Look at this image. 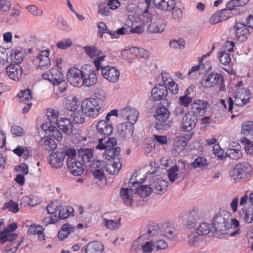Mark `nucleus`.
Masks as SVG:
<instances>
[{
    "label": "nucleus",
    "mask_w": 253,
    "mask_h": 253,
    "mask_svg": "<svg viewBox=\"0 0 253 253\" xmlns=\"http://www.w3.org/2000/svg\"><path fill=\"white\" fill-rule=\"evenodd\" d=\"M105 55H102L98 60L94 62V65L97 71L101 70L103 77L110 82L115 83L119 79L120 71L115 67L102 65V62L105 60Z\"/></svg>",
    "instance_id": "1"
},
{
    "label": "nucleus",
    "mask_w": 253,
    "mask_h": 253,
    "mask_svg": "<svg viewBox=\"0 0 253 253\" xmlns=\"http://www.w3.org/2000/svg\"><path fill=\"white\" fill-rule=\"evenodd\" d=\"M250 93L249 90L245 88H237L235 93L234 100L231 97H229L228 103L229 104L228 110L232 112L233 105L235 106L242 107L249 101Z\"/></svg>",
    "instance_id": "2"
},
{
    "label": "nucleus",
    "mask_w": 253,
    "mask_h": 253,
    "mask_svg": "<svg viewBox=\"0 0 253 253\" xmlns=\"http://www.w3.org/2000/svg\"><path fill=\"white\" fill-rule=\"evenodd\" d=\"M170 112L165 107L159 108L156 110L154 116L158 122L156 124V128L158 130H164L169 129L172 123L169 120Z\"/></svg>",
    "instance_id": "3"
},
{
    "label": "nucleus",
    "mask_w": 253,
    "mask_h": 253,
    "mask_svg": "<svg viewBox=\"0 0 253 253\" xmlns=\"http://www.w3.org/2000/svg\"><path fill=\"white\" fill-rule=\"evenodd\" d=\"M252 168L247 162L238 163L230 172V175L235 179H244L251 176Z\"/></svg>",
    "instance_id": "4"
},
{
    "label": "nucleus",
    "mask_w": 253,
    "mask_h": 253,
    "mask_svg": "<svg viewBox=\"0 0 253 253\" xmlns=\"http://www.w3.org/2000/svg\"><path fill=\"white\" fill-rule=\"evenodd\" d=\"M102 108L101 103L92 98L84 99L82 103V109L86 116L95 117Z\"/></svg>",
    "instance_id": "5"
},
{
    "label": "nucleus",
    "mask_w": 253,
    "mask_h": 253,
    "mask_svg": "<svg viewBox=\"0 0 253 253\" xmlns=\"http://www.w3.org/2000/svg\"><path fill=\"white\" fill-rule=\"evenodd\" d=\"M201 83L204 87L215 86L221 90L224 84V79L221 74L211 72L209 75L204 76L201 81Z\"/></svg>",
    "instance_id": "6"
},
{
    "label": "nucleus",
    "mask_w": 253,
    "mask_h": 253,
    "mask_svg": "<svg viewBox=\"0 0 253 253\" xmlns=\"http://www.w3.org/2000/svg\"><path fill=\"white\" fill-rule=\"evenodd\" d=\"M212 224L216 232H220L229 229L231 220L228 214L223 215L221 212L217 213L213 218Z\"/></svg>",
    "instance_id": "7"
},
{
    "label": "nucleus",
    "mask_w": 253,
    "mask_h": 253,
    "mask_svg": "<svg viewBox=\"0 0 253 253\" xmlns=\"http://www.w3.org/2000/svg\"><path fill=\"white\" fill-rule=\"evenodd\" d=\"M83 76L82 85L91 86L94 85L97 81V78L92 67L90 65L83 66Z\"/></svg>",
    "instance_id": "8"
},
{
    "label": "nucleus",
    "mask_w": 253,
    "mask_h": 253,
    "mask_svg": "<svg viewBox=\"0 0 253 253\" xmlns=\"http://www.w3.org/2000/svg\"><path fill=\"white\" fill-rule=\"evenodd\" d=\"M78 154L86 167L92 168L95 162L98 161L94 158L93 150L92 149L81 148L78 150Z\"/></svg>",
    "instance_id": "9"
},
{
    "label": "nucleus",
    "mask_w": 253,
    "mask_h": 253,
    "mask_svg": "<svg viewBox=\"0 0 253 253\" xmlns=\"http://www.w3.org/2000/svg\"><path fill=\"white\" fill-rule=\"evenodd\" d=\"M83 73V66L81 70L75 67L71 68L69 70L67 74L68 81L75 86H82Z\"/></svg>",
    "instance_id": "10"
},
{
    "label": "nucleus",
    "mask_w": 253,
    "mask_h": 253,
    "mask_svg": "<svg viewBox=\"0 0 253 253\" xmlns=\"http://www.w3.org/2000/svg\"><path fill=\"white\" fill-rule=\"evenodd\" d=\"M197 123V115L193 112H189L182 118L181 129L182 131H190L195 127Z\"/></svg>",
    "instance_id": "11"
},
{
    "label": "nucleus",
    "mask_w": 253,
    "mask_h": 253,
    "mask_svg": "<svg viewBox=\"0 0 253 253\" xmlns=\"http://www.w3.org/2000/svg\"><path fill=\"white\" fill-rule=\"evenodd\" d=\"M120 115L124 120H127L126 123H132L133 125L139 117L138 111L134 108L126 106L120 111Z\"/></svg>",
    "instance_id": "12"
},
{
    "label": "nucleus",
    "mask_w": 253,
    "mask_h": 253,
    "mask_svg": "<svg viewBox=\"0 0 253 253\" xmlns=\"http://www.w3.org/2000/svg\"><path fill=\"white\" fill-rule=\"evenodd\" d=\"M44 80H47L53 85L59 84L64 78V75L62 72L57 69L53 68L49 70L42 75Z\"/></svg>",
    "instance_id": "13"
},
{
    "label": "nucleus",
    "mask_w": 253,
    "mask_h": 253,
    "mask_svg": "<svg viewBox=\"0 0 253 253\" xmlns=\"http://www.w3.org/2000/svg\"><path fill=\"white\" fill-rule=\"evenodd\" d=\"M96 129L97 133L95 134V137L97 136L100 137V135L103 136V137H107L112 134L113 126L112 123H106L104 120H101L98 123Z\"/></svg>",
    "instance_id": "14"
},
{
    "label": "nucleus",
    "mask_w": 253,
    "mask_h": 253,
    "mask_svg": "<svg viewBox=\"0 0 253 253\" xmlns=\"http://www.w3.org/2000/svg\"><path fill=\"white\" fill-rule=\"evenodd\" d=\"M41 127L50 137H53L58 141L62 140L63 136L61 132L57 128L56 126L51 124V123L42 124Z\"/></svg>",
    "instance_id": "15"
},
{
    "label": "nucleus",
    "mask_w": 253,
    "mask_h": 253,
    "mask_svg": "<svg viewBox=\"0 0 253 253\" xmlns=\"http://www.w3.org/2000/svg\"><path fill=\"white\" fill-rule=\"evenodd\" d=\"M117 130L122 138H129L133 133L134 126L132 123L125 122L118 126Z\"/></svg>",
    "instance_id": "16"
},
{
    "label": "nucleus",
    "mask_w": 253,
    "mask_h": 253,
    "mask_svg": "<svg viewBox=\"0 0 253 253\" xmlns=\"http://www.w3.org/2000/svg\"><path fill=\"white\" fill-rule=\"evenodd\" d=\"M7 75L14 81H19L22 76V68L19 64H11L6 69Z\"/></svg>",
    "instance_id": "17"
},
{
    "label": "nucleus",
    "mask_w": 253,
    "mask_h": 253,
    "mask_svg": "<svg viewBox=\"0 0 253 253\" xmlns=\"http://www.w3.org/2000/svg\"><path fill=\"white\" fill-rule=\"evenodd\" d=\"M168 94L167 87L163 84L156 85L151 90V96L156 101L166 99Z\"/></svg>",
    "instance_id": "18"
},
{
    "label": "nucleus",
    "mask_w": 253,
    "mask_h": 253,
    "mask_svg": "<svg viewBox=\"0 0 253 253\" xmlns=\"http://www.w3.org/2000/svg\"><path fill=\"white\" fill-rule=\"evenodd\" d=\"M68 169L72 174L75 176H79L84 172L83 164L76 160H66Z\"/></svg>",
    "instance_id": "19"
},
{
    "label": "nucleus",
    "mask_w": 253,
    "mask_h": 253,
    "mask_svg": "<svg viewBox=\"0 0 253 253\" xmlns=\"http://www.w3.org/2000/svg\"><path fill=\"white\" fill-rule=\"evenodd\" d=\"M155 6L164 11H171L175 6V0H153Z\"/></svg>",
    "instance_id": "20"
},
{
    "label": "nucleus",
    "mask_w": 253,
    "mask_h": 253,
    "mask_svg": "<svg viewBox=\"0 0 253 253\" xmlns=\"http://www.w3.org/2000/svg\"><path fill=\"white\" fill-rule=\"evenodd\" d=\"M208 105L209 103L207 101L197 100L192 104V111L190 112H193L196 115L199 114L200 116H203L207 111Z\"/></svg>",
    "instance_id": "21"
},
{
    "label": "nucleus",
    "mask_w": 253,
    "mask_h": 253,
    "mask_svg": "<svg viewBox=\"0 0 253 253\" xmlns=\"http://www.w3.org/2000/svg\"><path fill=\"white\" fill-rule=\"evenodd\" d=\"M64 154L59 150L55 153H52L48 157L49 163L53 168L58 169L63 165Z\"/></svg>",
    "instance_id": "22"
},
{
    "label": "nucleus",
    "mask_w": 253,
    "mask_h": 253,
    "mask_svg": "<svg viewBox=\"0 0 253 253\" xmlns=\"http://www.w3.org/2000/svg\"><path fill=\"white\" fill-rule=\"evenodd\" d=\"M25 55V50L20 46H17L11 50L10 58L15 64H19L23 61Z\"/></svg>",
    "instance_id": "23"
},
{
    "label": "nucleus",
    "mask_w": 253,
    "mask_h": 253,
    "mask_svg": "<svg viewBox=\"0 0 253 253\" xmlns=\"http://www.w3.org/2000/svg\"><path fill=\"white\" fill-rule=\"evenodd\" d=\"M105 137H101L99 136H97L96 140L98 141V144L95 146L96 149L103 150L105 151L107 150L109 148H115V146L117 145V140L115 138L111 137L109 138L108 140L105 142H103Z\"/></svg>",
    "instance_id": "24"
},
{
    "label": "nucleus",
    "mask_w": 253,
    "mask_h": 253,
    "mask_svg": "<svg viewBox=\"0 0 253 253\" xmlns=\"http://www.w3.org/2000/svg\"><path fill=\"white\" fill-rule=\"evenodd\" d=\"M104 245L99 241H94L88 243L82 249L85 253H103Z\"/></svg>",
    "instance_id": "25"
},
{
    "label": "nucleus",
    "mask_w": 253,
    "mask_h": 253,
    "mask_svg": "<svg viewBox=\"0 0 253 253\" xmlns=\"http://www.w3.org/2000/svg\"><path fill=\"white\" fill-rule=\"evenodd\" d=\"M151 189L152 192L158 194H162L165 193L168 188V182L164 180L157 179L151 182Z\"/></svg>",
    "instance_id": "26"
},
{
    "label": "nucleus",
    "mask_w": 253,
    "mask_h": 253,
    "mask_svg": "<svg viewBox=\"0 0 253 253\" xmlns=\"http://www.w3.org/2000/svg\"><path fill=\"white\" fill-rule=\"evenodd\" d=\"M64 108L70 111H75L79 107L78 99L74 95L67 96L63 100Z\"/></svg>",
    "instance_id": "27"
},
{
    "label": "nucleus",
    "mask_w": 253,
    "mask_h": 253,
    "mask_svg": "<svg viewBox=\"0 0 253 253\" xmlns=\"http://www.w3.org/2000/svg\"><path fill=\"white\" fill-rule=\"evenodd\" d=\"M56 126L65 134L69 135L73 131V125L68 118H61Z\"/></svg>",
    "instance_id": "28"
},
{
    "label": "nucleus",
    "mask_w": 253,
    "mask_h": 253,
    "mask_svg": "<svg viewBox=\"0 0 253 253\" xmlns=\"http://www.w3.org/2000/svg\"><path fill=\"white\" fill-rule=\"evenodd\" d=\"M121 148L116 147L113 148H109L105 151L104 154V157L109 161H113V162L121 163L120 153Z\"/></svg>",
    "instance_id": "29"
},
{
    "label": "nucleus",
    "mask_w": 253,
    "mask_h": 253,
    "mask_svg": "<svg viewBox=\"0 0 253 253\" xmlns=\"http://www.w3.org/2000/svg\"><path fill=\"white\" fill-rule=\"evenodd\" d=\"M106 166V163L102 161H97L92 167L95 169L92 171L94 178L101 181L104 178V172Z\"/></svg>",
    "instance_id": "30"
},
{
    "label": "nucleus",
    "mask_w": 253,
    "mask_h": 253,
    "mask_svg": "<svg viewBox=\"0 0 253 253\" xmlns=\"http://www.w3.org/2000/svg\"><path fill=\"white\" fill-rule=\"evenodd\" d=\"M49 54V50H44L41 51L40 53L37 56L35 62L39 67H47L50 65Z\"/></svg>",
    "instance_id": "31"
},
{
    "label": "nucleus",
    "mask_w": 253,
    "mask_h": 253,
    "mask_svg": "<svg viewBox=\"0 0 253 253\" xmlns=\"http://www.w3.org/2000/svg\"><path fill=\"white\" fill-rule=\"evenodd\" d=\"M201 215L197 209H193L189 211L185 225L189 228H194L196 222L200 218Z\"/></svg>",
    "instance_id": "32"
},
{
    "label": "nucleus",
    "mask_w": 253,
    "mask_h": 253,
    "mask_svg": "<svg viewBox=\"0 0 253 253\" xmlns=\"http://www.w3.org/2000/svg\"><path fill=\"white\" fill-rule=\"evenodd\" d=\"M120 195L126 206H131L133 201V192L132 188H122L120 191Z\"/></svg>",
    "instance_id": "33"
},
{
    "label": "nucleus",
    "mask_w": 253,
    "mask_h": 253,
    "mask_svg": "<svg viewBox=\"0 0 253 253\" xmlns=\"http://www.w3.org/2000/svg\"><path fill=\"white\" fill-rule=\"evenodd\" d=\"M39 145L42 149L48 152L54 150L57 147V144L55 141L47 136H45L41 139L39 141Z\"/></svg>",
    "instance_id": "34"
},
{
    "label": "nucleus",
    "mask_w": 253,
    "mask_h": 253,
    "mask_svg": "<svg viewBox=\"0 0 253 253\" xmlns=\"http://www.w3.org/2000/svg\"><path fill=\"white\" fill-rule=\"evenodd\" d=\"M166 25V21L164 19H161L158 23L149 24L147 27V31L150 34L161 33L164 31Z\"/></svg>",
    "instance_id": "35"
},
{
    "label": "nucleus",
    "mask_w": 253,
    "mask_h": 253,
    "mask_svg": "<svg viewBox=\"0 0 253 253\" xmlns=\"http://www.w3.org/2000/svg\"><path fill=\"white\" fill-rule=\"evenodd\" d=\"M44 228L40 225L33 224L29 226L28 229V234L30 235H38V239L41 241L45 240L43 234Z\"/></svg>",
    "instance_id": "36"
},
{
    "label": "nucleus",
    "mask_w": 253,
    "mask_h": 253,
    "mask_svg": "<svg viewBox=\"0 0 253 253\" xmlns=\"http://www.w3.org/2000/svg\"><path fill=\"white\" fill-rule=\"evenodd\" d=\"M247 24H245L240 21H237L234 25L236 36L238 38H245L249 34V31Z\"/></svg>",
    "instance_id": "37"
},
{
    "label": "nucleus",
    "mask_w": 253,
    "mask_h": 253,
    "mask_svg": "<svg viewBox=\"0 0 253 253\" xmlns=\"http://www.w3.org/2000/svg\"><path fill=\"white\" fill-rule=\"evenodd\" d=\"M84 49L85 53L94 60L93 62L101 56V50L94 46H86L84 47Z\"/></svg>",
    "instance_id": "38"
},
{
    "label": "nucleus",
    "mask_w": 253,
    "mask_h": 253,
    "mask_svg": "<svg viewBox=\"0 0 253 253\" xmlns=\"http://www.w3.org/2000/svg\"><path fill=\"white\" fill-rule=\"evenodd\" d=\"M240 215L246 223H252L253 221V207L251 205L248 207H244L242 211H240Z\"/></svg>",
    "instance_id": "39"
},
{
    "label": "nucleus",
    "mask_w": 253,
    "mask_h": 253,
    "mask_svg": "<svg viewBox=\"0 0 253 253\" xmlns=\"http://www.w3.org/2000/svg\"><path fill=\"white\" fill-rule=\"evenodd\" d=\"M124 52L127 54L129 53L135 56H139L143 58H148L149 57V53L148 51L142 48L132 47L129 49L124 50Z\"/></svg>",
    "instance_id": "40"
},
{
    "label": "nucleus",
    "mask_w": 253,
    "mask_h": 253,
    "mask_svg": "<svg viewBox=\"0 0 253 253\" xmlns=\"http://www.w3.org/2000/svg\"><path fill=\"white\" fill-rule=\"evenodd\" d=\"M188 243L191 246H199L203 241V237L195 230L188 235Z\"/></svg>",
    "instance_id": "41"
},
{
    "label": "nucleus",
    "mask_w": 253,
    "mask_h": 253,
    "mask_svg": "<svg viewBox=\"0 0 253 253\" xmlns=\"http://www.w3.org/2000/svg\"><path fill=\"white\" fill-rule=\"evenodd\" d=\"M97 27L98 28L97 36L100 38L103 37V35L105 33H107L110 35L112 39L118 37L116 36V34H115L114 32H112L110 30L107 29L105 23L104 22H99L97 24Z\"/></svg>",
    "instance_id": "42"
},
{
    "label": "nucleus",
    "mask_w": 253,
    "mask_h": 253,
    "mask_svg": "<svg viewBox=\"0 0 253 253\" xmlns=\"http://www.w3.org/2000/svg\"><path fill=\"white\" fill-rule=\"evenodd\" d=\"M213 226L207 223H202L195 230L202 237L208 235L211 232Z\"/></svg>",
    "instance_id": "43"
},
{
    "label": "nucleus",
    "mask_w": 253,
    "mask_h": 253,
    "mask_svg": "<svg viewBox=\"0 0 253 253\" xmlns=\"http://www.w3.org/2000/svg\"><path fill=\"white\" fill-rule=\"evenodd\" d=\"M74 227L70 224H64L63 225L62 229L59 231L58 237L59 240L63 241L67 237L68 235L71 232H73Z\"/></svg>",
    "instance_id": "44"
},
{
    "label": "nucleus",
    "mask_w": 253,
    "mask_h": 253,
    "mask_svg": "<svg viewBox=\"0 0 253 253\" xmlns=\"http://www.w3.org/2000/svg\"><path fill=\"white\" fill-rule=\"evenodd\" d=\"M190 166L194 169L200 168L203 169H207L208 164L205 157L199 156L194 160V162L190 164Z\"/></svg>",
    "instance_id": "45"
},
{
    "label": "nucleus",
    "mask_w": 253,
    "mask_h": 253,
    "mask_svg": "<svg viewBox=\"0 0 253 253\" xmlns=\"http://www.w3.org/2000/svg\"><path fill=\"white\" fill-rule=\"evenodd\" d=\"M228 157L233 160H238L242 157L241 146L239 145L235 146L234 148H230L226 153Z\"/></svg>",
    "instance_id": "46"
},
{
    "label": "nucleus",
    "mask_w": 253,
    "mask_h": 253,
    "mask_svg": "<svg viewBox=\"0 0 253 253\" xmlns=\"http://www.w3.org/2000/svg\"><path fill=\"white\" fill-rule=\"evenodd\" d=\"M24 237H22L20 241H17L15 243H7L2 253H15L24 241Z\"/></svg>",
    "instance_id": "47"
},
{
    "label": "nucleus",
    "mask_w": 253,
    "mask_h": 253,
    "mask_svg": "<svg viewBox=\"0 0 253 253\" xmlns=\"http://www.w3.org/2000/svg\"><path fill=\"white\" fill-rule=\"evenodd\" d=\"M94 98H92L93 99H96V101L99 102V103H101L102 107L104 106V101L106 99V92L102 88H97L94 92Z\"/></svg>",
    "instance_id": "48"
},
{
    "label": "nucleus",
    "mask_w": 253,
    "mask_h": 253,
    "mask_svg": "<svg viewBox=\"0 0 253 253\" xmlns=\"http://www.w3.org/2000/svg\"><path fill=\"white\" fill-rule=\"evenodd\" d=\"M139 186L138 188H135V193L138 194L141 197H146L149 196L152 193V189H151V185H137Z\"/></svg>",
    "instance_id": "49"
},
{
    "label": "nucleus",
    "mask_w": 253,
    "mask_h": 253,
    "mask_svg": "<svg viewBox=\"0 0 253 253\" xmlns=\"http://www.w3.org/2000/svg\"><path fill=\"white\" fill-rule=\"evenodd\" d=\"M20 101L23 103L29 102L32 99L31 91L29 88L21 90L17 95Z\"/></svg>",
    "instance_id": "50"
},
{
    "label": "nucleus",
    "mask_w": 253,
    "mask_h": 253,
    "mask_svg": "<svg viewBox=\"0 0 253 253\" xmlns=\"http://www.w3.org/2000/svg\"><path fill=\"white\" fill-rule=\"evenodd\" d=\"M122 167L121 163L113 162L111 164H106L105 168L106 170L111 174L118 173Z\"/></svg>",
    "instance_id": "51"
},
{
    "label": "nucleus",
    "mask_w": 253,
    "mask_h": 253,
    "mask_svg": "<svg viewBox=\"0 0 253 253\" xmlns=\"http://www.w3.org/2000/svg\"><path fill=\"white\" fill-rule=\"evenodd\" d=\"M74 209L69 206L64 207L59 210L58 218L59 219H66L70 215H73Z\"/></svg>",
    "instance_id": "52"
},
{
    "label": "nucleus",
    "mask_w": 253,
    "mask_h": 253,
    "mask_svg": "<svg viewBox=\"0 0 253 253\" xmlns=\"http://www.w3.org/2000/svg\"><path fill=\"white\" fill-rule=\"evenodd\" d=\"M241 133L244 135L253 134V122L247 121L242 125Z\"/></svg>",
    "instance_id": "53"
},
{
    "label": "nucleus",
    "mask_w": 253,
    "mask_h": 253,
    "mask_svg": "<svg viewBox=\"0 0 253 253\" xmlns=\"http://www.w3.org/2000/svg\"><path fill=\"white\" fill-rule=\"evenodd\" d=\"M17 237L18 235L16 233H11L6 232L5 235L0 238V244H3L6 242H8V243H15L16 242H15L14 241Z\"/></svg>",
    "instance_id": "54"
},
{
    "label": "nucleus",
    "mask_w": 253,
    "mask_h": 253,
    "mask_svg": "<svg viewBox=\"0 0 253 253\" xmlns=\"http://www.w3.org/2000/svg\"><path fill=\"white\" fill-rule=\"evenodd\" d=\"M163 235L170 240H174L177 235L176 230L173 227H167L163 231Z\"/></svg>",
    "instance_id": "55"
},
{
    "label": "nucleus",
    "mask_w": 253,
    "mask_h": 253,
    "mask_svg": "<svg viewBox=\"0 0 253 253\" xmlns=\"http://www.w3.org/2000/svg\"><path fill=\"white\" fill-rule=\"evenodd\" d=\"M46 116L49 120L48 123H51V124L56 125L57 122L59 121L58 119V112L57 111L50 109L47 112Z\"/></svg>",
    "instance_id": "56"
},
{
    "label": "nucleus",
    "mask_w": 253,
    "mask_h": 253,
    "mask_svg": "<svg viewBox=\"0 0 253 253\" xmlns=\"http://www.w3.org/2000/svg\"><path fill=\"white\" fill-rule=\"evenodd\" d=\"M61 150L64 154V159L67 157L66 160H76L75 158L76 156V151L75 149L67 147Z\"/></svg>",
    "instance_id": "57"
},
{
    "label": "nucleus",
    "mask_w": 253,
    "mask_h": 253,
    "mask_svg": "<svg viewBox=\"0 0 253 253\" xmlns=\"http://www.w3.org/2000/svg\"><path fill=\"white\" fill-rule=\"evenodd\" d=\"M217 55L219 60L222 64L227 65L230 62L231 58L230 55L225 51H221Z\"/></svg>",
    "instance_id": "58"
},
{
    "label": "nucleus",
    "mask_w": 253,
    "mask_h": 253,
    "mask_svg": "<svg viewBox=\"0 0 253 253\" xmlns=\"http://www.w3.org/2000/svg\"><path fill=\"white\" fill-rule=\"evenodd\" d=\"M84 115L85 114H84L82 109L75 112L73 114L74 121L77 124L83 123L85 121Z\"/></svg>",
    "instance_id": "59"
},
{
    "label": "nucleus",
    "mask_w": 253,
    "mask_h": 253,
    "mask_svg": "<svg viewBox=\"0 0 253 253\" xmlns=\"http://www.w3.org/2000/svg\"><path fill=\"white\" fill-rule=\"evenodd\" d=\"M179 168L177 166H174L168 170V176L171 182H173L178 177L177 171Z\"/></svg>",
    "instance_id": "60"
},
{
    "label": "nucleus",
    "mask_w": 253,
    "mask_h": 253,
    "mask_svg": "<svg viewBox=\"0 0 253 253\" xmlns=\"http://www.w3.org/2000/svg\"><path fill=\"white\" fill-rule=\"evenodd\" d=\"M104 223L106 227L110 229L114 230L118 228L120 225V219L117 221L113 220H108L106 218L103 219Z\"/></svg>",
    "instance_id": "61"
},
{
    "label": "nucleus",
    "mask_w": 253,
    "mask_h": 253,
    "mask_svg": "<svg viewBox=\"0 0 253 253\" xmlns=\"http://www.w3.org/2000/svg\"><path fill=\"white\" fill-rule=\"evenodd\" d=\"M242 142H244V149L248 154L253 155V143L250 140L246 137H243L242 140Z\"/></svg>",
    "instance_id": "62"
},
{
    "label": "nucleus",
    "mask_w": 253,
    "mask_h": 253,
    "mask_svg": "<svg viewBox=\"0 0 253 253\" xmlns=\"http://www.w3.org/2000/svg\"><path fill=\"white\" fill-rule=\"evenodd\" d=\"M4 207L13 213H17L19 211V206L17 203L12 200L4 204Z\"/></svg>",
    "instance_id": "63"
},
{
    "label": "nucleus",
    "mask_w": 253,
    "mask_h": 253,
    "mask_svg": "<svg viewBox=\"0 0 253 253\" xmlns=\"http://www.w3.org/2000/svg\"><path fill=\"white\" fill-rule=\"evenodd\" d=\"M218 12L221 16V18L222 19L223 21L230 18L232 15H236L235 13H233L232 10H231L229 8H228L227 7L226 8L218 11Z\"/></svg>",
    "instance_id": "64"
}]
</instances>
